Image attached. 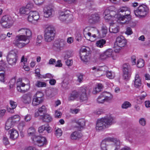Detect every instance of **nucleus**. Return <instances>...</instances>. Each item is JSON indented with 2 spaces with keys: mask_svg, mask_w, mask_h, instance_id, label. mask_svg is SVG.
<instances>
[{
  "mask_svg": "<svg viewBox=\"0 0 150 150\" xmlns=\"http://www.w3.org/2000/svg\"><path fill=\"white\" fill-rule=\"evenodd\" d=\"M21 35L16 37L15 45L19 48H22L29 43L32 36V33L29 29L25 28L20 29L18 31Z\"/></svg>",
  "mask_w": 150,
  "mask_h": 150,
  "instance_id": "obj_1",
  "label": "nucleus"
},
{
  "mask_svg": "<svg viewBox=\"0 0 150 150\" xmlns=\"http://www.w3.org/2000/svg\"><path fill=\"white\" fill-rule=\"evenodd\" d=\"M115 122L114 118L110 115H107L98 120L96 129L98 131L102 130L108 127Z\"/></svg>",
  "mask_w": 150,
  "mask_h": 150,
  "instance_id": "obj_2",
  "label": "nucleus"
},
{
  "mask_svg": "<svg viewBox=\"0 0 150 150\" xmlns=\"http://www.w3.org/2000/svg\"><path fill=\"white\" fill-rule=\"evenodd\" d=\"M111 141L112 143L109 144L107 139L103 140L100 145L101 150H118L120 148L121 144L119 140L116 138H112Z\"/></svg>",
  "mask_w": 150,
  "mask_h": 150,
  "instance_id": "obj_3",
  "label": "nucleus"
},
{
  "mask_svg": "<svg viewBox=\"0 0 150 150\" xmlns=\"http://www.w3.org/2000/svg\"><path fill=\"white\" fill-rule=\"evenodd\" d=\"M118 12L120 15L118 18L119 20L122 21L121 23L123 24L128 23L131 19L130 12L129 8L126 6H122L118 9Z\"/></svg>",
  "mask_w": 150,
  "mask_h": 150,
  "instance_id": "obj_4",
  "label": "nucleus"
},
{
  "mask_svg": "<svg viewBox=\"0 0 150 150\" xmlns=\"http://www.w3.org/2000/svg\"><path fill=\"white\" fill-rule=\"evenodd\" d=\"M55 36V30L53 27L50 26L46 28L44 35V39L45 42H51L54 40Z\"/></svg>",
  "mask_w": 150,
  "mask_h": 150,
  "instance_id": "obj_5",
  "label": "nucleus"
},
{
  "mask_svg": "<svg viewBox=\"0 0 150 150\" xmlns=\"http://www.w3.org/2000/svg\"><path fill=\"white\" fill-rule=\"evenodd\" d=\"M148 10V8L146 6L142 5L139 6L137 9L134 10V12L135 16L137 17H144L147 14Z\"/></svg>",
  "mask_w": 150,
  "mask_h": 150,
  "instance_id": "obj_6",
  "label": "nucleus"
},
{
  "mask_svg": "<svg viewBox=\"0 0 150 150\" xmlns=\"http://www.w3.org/2000/svg\"><path fill=\"white\" fill-rule=\"evenodd\" d=\"M112 98V96L109 92L106 91L102 93L97 99V101L99 103H103L110 100Z\"/></svg>",
  "mask_w": 150,
  "mask_h": 150,
  "instance_id": "obj_7",
  "label": "nucleus"
},
{
  "mask_svg": "<svg viewBox=\"0 0 150 150\" xmlns=\"http://www.w3.org/2000/svg\"><path fill=\"white\" fill-rule=\"evenodd\" d=\"M14 21L8 15L3 16L1 18L0 23L3 27L9 28L13 25Z\"/></svg>",
  "mask_w": 150,
  "mask_h": 150,
  "instance_id": "obj_8",
  "label": "nucleus"
},
{
  "mask_svg": "<svg viewBox=\"0 0 150 150\" xmlns=\"http://www.w3.org/2000/svg\"><path fill=\"white\" fill-rule=\"evenodd\" d=\"M127 43L126 40L123 36H120L117 38L116 41L115 43L114 47L115 49V52H118L117 47L119 48L118 50H120V48L124 47Z\"/></svg>",
  "mask_w": 150,
  "mask_h": 150,
  "instance_id": "obj_9",
  "label": "nucleus"
},
{
  "mask_svg": "<svg viewBox=\"0 0 150 150\" xmlns=\"http://www.w3.org/2000/svg\"><path fill=\"white\" fill-rule=\"evenodd\" d=\"M123 77L125 79H128L130 77L132 69L130 65L128 64L123 65Z\"/></svg>",
  "mask_w": 150,
  "mask_h": 150,
  "instance_id": "obj_10",
  "label": "nucleus"
},
{
  "mask_svg": "<svg viewBox=\"0 0 150 150\" xmlns=\"http://www.w3.org/2000/svg\"><path fill=\"white\" fill-rule=\"evenodd\" d=\"M32 140L34 142H36L39 146H42L47 143V141L46 138L44 137L39 136H34L32 138Z\"/></svg>",
  "mask_w": 150,
  "mask_h": 150,
  "instance_id": "obj_11",
  "label": "nucleus"
},
{
  "mask_svg": "<svg viewBox=\"0 0 150 150\" xmlns=\"http://www.w3.org/2000/svg\"><path fill=\"white\" fill-rule=\"evenodd\" d=\"M42 96V93L37 92L36 94V96L33 97L32 103L33 105L34 106H36L40 104L42 101L41 98Z\"/></svg>",
  "mask_w": 150,
  "mask_h": 150,
  "instance_id": "obj_12",
  "label": "nucleus"
},
{
  "mask_svg": "<svg viewBox=\"0 0 150 150\" xmlns=\"http://www.w3.org/2000/svg\"><path fill=\"white\" fill-rule=\"evenodd\" d=\"M115 9V7L114 6L110 7L108 9L105 10L104 13V14L105 15L104 18L105 20L106 21H113L115 18L114 16H111L110 14H106V13L108 12V11H112Z\"/></svg>",
  "mask_w": 150,
  "mask_h": 150,
  "instance_id": "obj_13",
  "label": "nucleus"
},
{
  "mask_svg": "<svg viewBox=\"0 0 150 150\" xmlns=\"http://www.w3.org/2000/svg\"><path fill=\"white\" fill-rule=\"evenodd\" d=\"M40 18L39 13L36 11H30L28 17V20L33 22V21H37Z\"/></svg>",
  "mask_w": 150,
  "mask_h": 150,
  "instance_id": "obj_14",
  "label": "nucleus"
},
{
  "mask_svg": "<svg viewBox=\"0 0 150 150\" xmlns=\"http://www.w3.org/2000/svg\"><path fill=\"white\" fill-rule=\"evenodd\" d=\"M16 84L17 89L18 91L22 93H24L28 91V89L24 88L25 86V84L22 82V81H18Z\"/></svg>",
  "mask_w": 150,
  "mask_h": 150,
  "instance_id": "obj_15",
  "label": "nucleus"
},
{
  "mask_svg": "<svg viewBox=\"0 0 150 150\" xmlns=\"http://www.w3.org/2000/svg\"><path fill=\"white\" fill-rule=\"evenodd\" d=\"M86 89L81 88L80 89V91L79 93V98L81 101H83L87 100L88 97L86 93Z\"/></svg>",
  "mask_w": 150,
  "mask_h": 150,
  "instance_id": "obj_16",
  "label": "nucleus"
},
{
  "mask_svg": "<svg viewBox=\"0 0 150 150\" xmlns=\"http://www.w3.org/2000/svg\"><path fill=\"white\" fill-rule=\"evenodd\" d=\"M53 12V10L51 7L47 6L45 7L43 10L44 17L47 18L51 17Z\"/></svg>",
  "mask_w": 150,
  "mask_h": 150,
  "instance_id": "obj_17",
  "label": "nucleus"
},
{
  "mask_svg": "<svg viewBox=\"0 0 150 150\" xmlns=\"http://www.w3.org/2000/svg\"><path fill=\"white\" fill-rule=\"evenodd\" d=\"M100 20L99 15L97 13L92 14L89 17V21L90 23H95L98 22Z\"/></svg>",
  "mask_w": 150,
  "mask_h": 150,
  "instance_id": "obj_18",
  "label": "nucleus"
},
{
  "mask_svg": "<svg viewBox=\"0 0 150 150\" xmlns=\"http://www.w3.org/2000/svg\"><path fill=\"white\" fill-rule=\"evenodd\" d=\"M79 93L76 91H73L69 94L68 100L69 101H74L79 99Z\"/></svg>",
  "mask_w": 150,
  "mask_h": 150,
  "instance_id": "obj_19",
  "label": "nucleus"
},
{
  "mask_svg": "<svg viewBox=\"0 0 150 150\" xmlns=\"http://www.w3.org/2000/svg\"><path fill=\"white\" fill-rule=\"evenodd\" d=\"M10 134V138L12 140H15L19 136L18 132L16 129H12L9 131Z\"/></svg>",
  "mask_w": 150,
  "mask_h": 150,
  "instance_id": "obj_20",
  "label": "nucleus"
},
{
  "mask_svg": "<svg viewBox=\"0 0 150 150\" xmlns=\"http://www.w3.org/2000/svg\"><path fill=\"white\" fill-rule=\"evenodd\" d=\"M46 111V108L44 105H42L41 107L38 109V110L35 113V117L40 116V117L42 116L44 113Z\"/></svg>",
  "mask_w": 150,
  "mask_h": 150,
  "instance_id": "obj_21",
  "label": "nucleus"
},
{
  "mask_svg": "<svg viewBox=\"0 0 150 150\" xmlns=\"http://www.w3.org/2000/svg\"><path fill=\"white\" fill-rule=\"evenodd\" d=\"M134 83L135 86L136 88H138L141 85V79L138 73L135 74Z\"/></svg>",
  "mask_w": 150,
  "mask_h": 150,
  "instance_id": "obj_22",
  "label": "nucleus"
},
{
  "mask_svg": "<svg viewBox=\"0 0 150 150\" xmlns=\"http://www.w3.org/2000/svg\"><path fill=\"white\" fill-rule=\"evenodd\" d=\"M31 95L29 93L25 94L22 96V101L25 103L29 104L31 102Z\"/></svg>",
  "mask_w": 150,
  "mask_h": 150,
  "instance_id": "obj_23",
  "label": "nucleus"
},
{
  "mask_svg": "<svg viewBox=\"0 0 150 150\" xmlns=\"http://www.w3.org/2000/svg\"><path fill=\"white\" fill-rule=\"evenodd\" d=\"M9 103L11 108L7 107V111L9 112L13 113L14 112V109L17 107V103L16 102L11 100L10 101Z\"/></svg>",
  "mask_w": 150,
  "mask_h": 150,
  "instance_id": "obj_24",
  "label": "nucleus"
},
{
  "mask_svg": "<svg viewBox=\"0 0 150 150\" xmlns=\"http://www.w3.org/2000/svg\"><path fill=\"white\" fill-rule=\"evenodd\" d=\"M15 124L9 118L6 121L5 124V129L8 130L13 127Z\"/></svg>",
  "mask_w": 150,
  "mask_h": 150,
  "instance_id": "obj_25",
  "label": "nucleus"
},
{
  "mask_svg": "<svg viewBox=\"0 0 150 150\" xmlns=\"http://www.w3.org/2000/svg\"><path fill=\"white\" fill-rule=\"evenodd\" d=\"M43 121L46 122H51L52 120V117L49 114H44L40 118Z\"/></svg>",
  "mask_w": 150,
  "mask_h": 150,
  "instance_id": "obj_26",
  "label": "nucleus"
},
{
  "mask_svg": "<svg viewBox=\"0 0 150 150\" xmlns=\"http://www.w3.org/2000/svg\"><path fill=\"white\" fill-rule=\"evenodd\" d=\"M119 30L118 27L115 24H111L109 29V31L114 33H117Z\"/></svg>",
  "mask_w": 150,
  "mask_h": 150,
  "instance_id": "obj_27",
  "label": "nucleus"
},
{
  "mask_svg": "<svg viewBox=\"0 0 150 150\" xmlns=\"http://www.w3.org/2000/svg\"><path fill=\"white\" fill-rule=\"evenodd\" d=\"M7 59L8 64L11 65H15L17 61V58L16 57H13L12 58L7 57Z\"/></svg>",
  "mask_w": 150,
  "mask_h": 150,
  "instance_id": "obj_28",
  "label": "nucleus"
},
{
  "mask_svg": "<svg viewBox=\"0 0 150 150\" xmlns=\"http://www.w3.org/2000/svg\"><path fill=\"white\" fill-rule=\"evenodd\" d=\"M81 133L79 132H74L71 135V138L72 139H76L81 137Z\"/></svg>",
  "mask_w": 150,
  "mask_h": 150,
  "instance_id": "obj_29",
  "label": "nucleus"
},
{
  "mask_svg": "<svg viewBox=\"0 0 150 150\" xmlns=\"http://www.w3.org/2000/svg\"><path fill=\"white\" fill-rule=\"evenodd\" d=\"M30 11L25 6L22 7L20 8L19 13L22 14L28 15L29 14Z\"/></svg>",
  "mask_w": 150,
  "mask_h": 150,
  "instance_id": "obj_30",
  "label": "nucleus"
},
{
  "mask_svg": "<svg viewBox=\"0 0 150 150\" xmlns=\"http://www.w3.org/2000/svg\"><path fill=\"white\" fill-rule=\"evenodd\" d=\"M86 53V54L84 55V56H87L88 55V54L91 53L90 49L89 47H85L81 48L80 52V54L81 52H85ZM80 56H81V54L80 55Z\"/></svg>",
  "mask_w": 150,
  "mask_h": 150,
  "instance_id": "obj_31",
  "label": "nucleus"
},
{
  "mask_svg": "<svg viewBox=\"0 0 150 150\" xmlns=\"http://www.w3.org/2000/svg\"><path fill=\"white\" fill-rule=\"evenodd\" d=\"M106 40L103 39H101L97 41L96 45L98 47L102 48L103 45L106 43Z\"/></svg>",
  "mask_w": 150,
  "mask_h": 150,
  "instance_id": "obj_32",
  "label": "nucleus"
},
{
  "mask_svg": "<svg viewBox=\"0 0 150 150\" xmlns=\"http://www.w3.org/2000/svg\"><path fill=\"white\" fill-rule=\"evenodd\" d=\"M9 118L11 120L16 124V123L18 122L20 120V116L18 115H16L11 117Z\"/></svg>",
  "mask_w": 150,
  "mask_h": 150,
  "instance_id": "obj_33",
  "label": "nucleus"
},
{
  "mask_svg": "<svg viewBox=\"0 0 150 150\" xmlns=\"http://www.w3.org/2000/svg\"><path fill=\"white\" fill-rule=\"evenodd\" d=\"M67 17H68L67 14H66L65 12H62L60 13L59 18L62 21H64L67 20Z\"/></svg>",
  "mask_w": 150,
  "mask_h": 150,
  "instance_id": "obj_34",
  "label": "nucleus"
},
{
  "mask_svg": "<svg viewBox=\"0 0 150 150\" xmlns=\"http://www.w3.org/2000/svg\"><path fill=\"white\" fill-rule=\"evenodd\" d=\"M92 57L93 58L91 59L95 60H93V61L98 63L103 62L106 59L105 58H103V57Z\"/></svg>",
  "mask_w": 150,
  "mask_h": 150,
  "instance_id": "obj_35",
  "label": "nucleus"
},
{
  "mask_svg": "<svg viewBox=\"0 0 150 150\" xmlns=\"http://www.w3.org/2000/svg\"><path fill=\"white\" fill-rule=\"evenodd\" d=\"M28 136H34H34H35V130L34 127H30L28 129Z\"/></svg>",
  "mask_w": 150,
  "mask_h": 150,
  "instance_id": "obj_36",
  "label": "nucleus"
},
{
  "mask_svg": "<svg viewBox=\"0 0 150 150\" xmlns=\"http://www.w3.org/2000/svg\"><path fill=\"white\" fill-rule=\"evenodd\" d=\"M108 28L105 25L103 24L102 26L101 31L102 33V37L105 36L108 32Z\"/></svg>",
  "mask_w": 150,
  "mask_h": 150,
  "instance_id": "obj_37",
  "label": "nucleus"
},
{
  "mask_svg": "<svg viewBox=\"0 0 150 150\" xmlns=\"http://www.w3.org/2000/svg\"><path fill=\"white\" fill-rule=\"evenodd\" d=\"M55 129L56 136L58 137H59L62 134V131L61 129L58 127H55Z\"/></svg>",
  "mask_w": 150,
  "mask_h": 150,
  "instance_id": "obj_38",
  "label": "nucleus"
},
{
  "mask_svg": "<svg viewBox=\"0 0 150 150\" xmlns=\"http://www.w3.org/2000/svg\"><path fill=\"white\" fill-rule=\"evenodd\" d=\"M144 61L142 59H139L137 62V66L139 68H142L144 66Z\"/></svg>",
  "mask_w": 150,
  "mask_h": 150,
  "instance_id": "obj_39",
  "label": "nucleus"
},
{
  "mask_svg": "<svg viewBox=\"0 0 150 150\" xmlns=\"http://www.w3.org/2000/svg\"><path fill=\"white\" fill-rule=\"evenodd\" d=\"M113 51L112 50L109 49L105 51L103 55V56H110L112 55Z\"/></svg>",
  "mask_w": 150,
  "mask_h": 150,
  "instance_id": "obj_40",
  "label": "nucleus"
},
{
  "mask_svg": "<svg viewBox=\"0 0 150 150\" xmlns=\"http://www.w3.org/2000/svg\"><path fill=\"white\" fill-rule=\"evenodd\" d=\"M35 85L38 87H45L46 86V84L45 82L39 81H37Z\"/></svg>",
  "mask_w": 150,
  "mask_h": 150,
  "instance_id": "obj_41",
  "label": "nucleus"
},
{
  "mask_svg": "<svg viewBox=\"0 0 150 150\" xmlns=\"http://www.w3.org/2000/svg\"><path fill=\"white\" fill-rule=\"evenodd\" d=\"M106 76L108 78L112 79L115 77V74L114 73L108 71L106 72Z\"/></svg>",
  "mask_w": 150,
  "mask_h": 150,
  "instance_id": "obj_42",
  "label": "nucleus"
},
{
  "mask_svg": "<svg viewBox=\"0 0 150 150\" xmlns=\"http://www.w3.org/2000/svg\"><path fill=\"white\" fill-rule=\"evenodd\" d=\"M18 55V52L16 50L14 49L10 51L8 53V55L16 56Z\"/></svg>",
  "mask_w": 150,
  "mask_h": 150,
  "instance_id": "obj_43",
  "label": "nucleus"
},
{
  "mask_svg": "<svg viewBox=\"0 0 150 150\" xmlns=\"http://www.w3.org/2000/svg\"><path fill=\"white\" fill-rule=\"evenodd\" d=\"M79 128L83 127L85 125V122L84 120L83 119L79 120L77 122Z\"/></svg>",
  "mask_w": 150,
  "mask_h": 150,
  "instance_id": "obj_44",
  "label": "nucleus"
},
{
  "mask_svg": "<svg viewBox=\"0 0 150 150\" xmlns=\"http://www.w3.org/2000/svg\"><path fill=\"white\" fill-rule=\"evenodd\" d=\"M54 48L57 49V51H60L62 49L58 40L54 42Z\"/></svg>",
  "mask_w": 150,
  "mask_h": 150,
  "instance_id": "obj_45",
  "label": "nucleus"
},
{
  "mask_svg": "<svg viewBox=\"0 0 150 150\" xmlns=\"http://www.w3.org/2000/svg\"><path fill=\"white\" fill-rule=\"evenodd\" d=\"M105 67H94L92 68V69L95 70V72L103 71L104 70Z\"/></svg>",
  "mask_w": 150,
  "mask_h": 150,
  "instance_id": "obj_46",
  "label": "nucleus"
},
{
  "mask_svg": "<svg viewBox=\"0 0 150 150\" xmlns=\"http://www.w3.org/2000/svg\"><path fill=\"white\" fill-rule=\"evenodd\" d=\"M131 105L130 103L128 101H125L122 105V108L127 109L131 107Z\"/></svg>",
  "mask_w": 150,
  "mask_h": 150,
  "instance_id": "obj_47",
  "label": "nucleus"
},
{
  "mask_svg": "<svg viewBox=\"0 0 150 150\" xmlns=\"http://www.w3.org/2000/svg\"><path fill=\"white\" fill-rule=\"evenodd\" d=\"M58 41L62 49L66 45V42L63 39H59L58 40Z\"/></svg>",
  "mask_w": 150,
  "mask_h": 150,
  "instance_id": "obj_48",
  "label": "nucleus"
},
{
  "mask_svg": "<svg viewBox=\"0 0 150 150\" xmlns=\"http://www.w3.org/2000/svg\"><path fill=\"white\" fill-rule=\"evenodd\" d=\"M65 53L67 56H72L75 55L74 52L71 50H67L65 52Z\"/></svg>",
  "mask_w": 150,
  "mask_h": 150,
  "instance_id": "obj_49",
  "label": "nucleus"
},
{
  "mask_svg": "<svg viewBox=\"0 0 150 150\" xmlns=\"http://www.w3.org/2000/svg\"><path fill=\"white\" fill-rule=\"evenodd\" d=\"M87 7H91L94 5V3L93 0H88L86 4Z\"/></svg>",
  "mask_w": 150,
  "mask_h": 150,
  "instance_id": "obj_50",
  "label": "nucleus"
},
{
  "mask_svg": "<svg viewBox=\"0 0 150 150\" xmlns=\"http://www.w3.org/2000/svg\"><path fill=\"white\" fill-rule=\"evenodd\" d=\"M147 94L146 92L143 91L142 92L141 95L138 97V98L141 100H144Z\"/></svg>",
  "mask_w": 150,
  "mask_h": 150,
  "instance_id": "obj_51",
  "label": "nucleus"
},
{
  "mask_svg": "<svg viewBox=\"0 0 150 150\" xmlns=\"http://www.w3.org/2000/svg\"><path fill=\"white\" fill-rule=\"evenodd\" d=\"M83 74L81 73L78 74L76 75V76L78 78L77 81L78 82L80 83L82 82L83 79Z\"/></svg>",
  "mask_w": 150,
  "mask_h": 150,
  "instance_id": "obj_52",
  "label": "nucleus"
},
{
  "mask_svg": "<svg viewBox=\"0 0 150 150\" xmlns=\"http://www.w3.org/2000/svg\"><path fill=\"white\" fill-rule=\"evenodd\" d=\"M42 37L41 35H38L37 36V40H36V44L37 45H39V44H40L42 42Z\"/></svg>",
  "mask_w": 150,
  "mask_h": 150,
  "instance_id": "obj_53",
  "label": "nucleus"
},
{
  "mask_svg": "<svg viewBox=\"0 0 150 150\" xmlns=\"http://www.w3.org/2000/svg\"><path fill=\"white\" fill-rule=\"evenodd\" d=\"M139 122L140 124L142 126H144L146 124V120L144 118H140L139 120Z\"/></svg>",
  "mask_w": 150,
  "mask_h": 150,
  "instance_id": "obj_54",
  "label": "nucleus"
},
{
  "mask_svg": "<svg viewBox=\"0 0 150 150\" xmlns=\"http://www.w3.org/2000/svg\"><path fill=\"white\" fill-rule=\"evenodd\" d=\"M80 57L82 61L85 63L88 62L90 59L89 57Z\"/></svg>",
  "mask_w": 150,
  "mask_h": 150,
  "instance_id": "obj_55",
  "label": "nucleus"
},
{
  "mask_svg": "<svg viewBox=\"0 0 150 150\" xmlns=\"http://www.w3.org/2000/svg\"><path fill=\"white\" fill-rule=\"evenodd\" d=\"M42 76L44 78L52 79L53 77V76L50 73H47L45 75H42Z\"/></svg>",
  "mask_w": 150,
  "mask_h": 150,
  "instance_id": "obj_56",
  "label": "nucleus"
},
{
  "mask_svg": "<svg viewBox=\"0 0 150 150\" xmlns=\"http://www.w3.org/2000/svg\"><path fill=\"white\" fill-rule=\"evenodd\" d=\"M80 111V109L79 108L76 109H71L70 112L71 113L74 114H76L78 113Z\"/></svg>",
  "mask_w": 150,
  "mask_h": 150,
  "instance_id": "obj_57",
  "label": "nucleus"
},
{
  "mask_svg": "<svg viewBox=\"0 0 150 150\" xmlns=\"http://www.w3.org/2000/svg\"><path fill=\"white\" fill-rule=\"evenodd\" d=\"M90 29V28L89 27H86L83 30V35L86 38L87 36V33H88Z\"/></svg>",
  "mask_w": 150,
  "mask_h": 150,
  "instance_id": "obj_58",
  "label": "nucleus"
},
{
  "mask_svg": "<svg viewBox=\"0 0 150 150\" xmlns=\"http://www.w3.org/2000/svg\"><path fill=\"white\" fill-rule=\"evenodd\" d=\"M25 6L30 11V10L33 7V4L32 3H29Z\"/></svg>",
  "mask_w": 150,
  "mask_h": 150,
  "instance_id": "obj_59",
  "label": "nucleus"
},
{
  "mask_svg": "<svg viewBox=\"0 0 150 150\" xmlns=\"http://www.w3.org/2000/svg\"><path fill=\"white\" fill-rule=\"evenodd\" d=\"M3 142L5 145L9 144V142L8 138L6 137H4L3 138Z\"/></svg>",
  "mask_w": 150,
  "mask_h": 150,
  "instance_id": "obj_60",
  "label": "nucleus"
},
{
  "mask_svg": "<svg viewBox=\"0 0 150 150\" xmlns=\"http://www.w3.org/2000/svg\"><path fill=\"white\" fill-rule=\"evenodd\" d=\"M61 115L62 113L58 111V110L55 111V117L56 118H60L61 117Z\"/></svg>",
  "mask_w": 150,
  "mask_h": 150,
  "instance_id": "obj_61",
  "label": "nucleus"
},
{
  "mask_svg": "<svg viewBox=\"0 0 150 150\" xmlns=\"http://www.w3.org/2000/svg\"><path fill=\"white\" fill-rule=\"evenodd\" d=\"M2 71L3 72L0 73V81L1 82H4V70Z\"/></svg>",
  "mask_w": 150,
  "mask_h": 150,
  "instance_id": "obj_62",
  "label": "nucleus"
},
{
  "mask_svg": "<svg viewBox=\"0 0 150 150\" xmlns=\"http://www.w3.org/2000/svg\"><path fill=\"white\" fill-rule=\"evenodd\" d=\"M132 31L131 28L130 27H128L127 28L126 33L128 35H130L132 33Z\"/></svg>",
  "mask_w": 150,
  "mask_h": 150,
  "instance_id": "obj_63",
  "label": "nucleus"
},
{
  "mask_svg": "<svg viewBox=\"0 0 150 150\" xmlns=\"http://www.w3.org/2000/svg\"><path fill=\"white\" fill-rule=\"evenodd\" d=\"M66 65L68 66H70L73 64V61L71 59H68L65 62Z\"/></svg>",
  "mask_w": 150,
  "mask_h": 150,
  "instance_id": "obj_64",
  "label": "nucleus"
}]
</instances>
